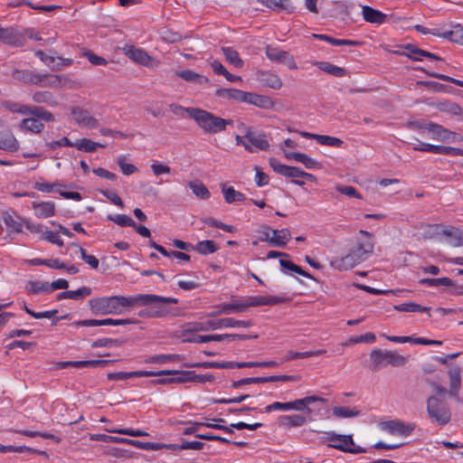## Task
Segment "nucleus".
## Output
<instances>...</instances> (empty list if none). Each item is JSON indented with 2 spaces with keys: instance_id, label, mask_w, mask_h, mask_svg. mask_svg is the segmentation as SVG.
<instances>
[{
  "instance_id": "obj_1",
  "label": "nucleus",
  "mask_w": 463,
  "mask_h": 463,
  "mask_svg": "<svg viewBox=\"0 0 463 463\" xmlns=\"http://www.w3.org/2000/svg\"><path fill=\"white\" fill-rule=\"evenodd\" d=\"M146 298L148 297L103 296L90 299L89 307L91 313L97 316L121 315L126 310L136 307V302Z\"/></svg>"
},
{
  "instance_id": "obj_2",
  "label": "nucleus",
  "mask_w": 463,
  "mask_h": 463,
  "mask_svg": "<svg viewBox=\"0 0 463 463\" xmlns=\"http://www.w3.org/2000/svg\"><path fill=\"white\" fill-rule=\"evenodd\" d=\"M134 297H148L142 301L136 302V306L146 307L138 312L140 317L162 318L171 314L165 304H176L178 299L170 297H162L155 294H137Z\"/></svg>"
},
{
  "instance_id": "obj_3",
  "label": "nucleus",
  "mask_w": 463,
  "mask_h": 463,
  "mask_svg": "<svg viewBox=\"0 0 463 463\" xmlns=\"http://www.w3.org/2000/svg\"><path fill=\"white\" fill-rule=\"evenodd\" d=\"M371 241L359 243L354 249L343 257H335L330 260V266L337 270H348L365 260L373 252Z\"/></svg>"
},
{
  "instance_id": "obj_4",
  "label": "nucleus",
  "mask_w": 463,
  "mask_h": 463,
  "mask_svg": "<svg viewBox=\"0 0 463 463\" xmlns=\"http://www.w3.org/2000/svg\"><path fill=\"white\" fill-rule=\"evenodd\" d=\"M188 116L194 119L198 127L207 134H215L223 131V118L201 109H188Z\"/></svg>"
},
{
  "instance_id": "obj_5",
  "label": "nucleus",
  "mask_w": 463,
  "mask_h": 463,
  "mask_svg": "<svg viewBox=\"0 0 463 463\" xmlns=\"http://www.w3.org/2000/svg\"><path fill=\"white\" fill-rule=\"evenodd\" d=\"M323 440L327 444L328 447L343 452L360 454L366 451L365 449L355 445L352 435H342L336 434L334 431H330L325 433Z\"/></svg>"
},
{
  "instance_id": "obj_6",
  "label": "nucleus",
  "mask_w": 463,
  "mask_h": 463,
  "mask_svg": "<svg viewBox=\"0 0 463 463\" xmlns=\"http://www.w3.org/2000/svg\"><path fill=\"white\" fill-rule=\"evenodd\" d=\"M371 368L377 371L384 366H402L405 364L406 358L396 352L373 349L370 354Z\"/></svg>"
},
{
  "instance_id": "obj_7",
  "label": "nucleus",
  "mask_w": 463,
  "mask_h": 463,
  "mask_svg": "<svg viewBox=\"0 0 463 463\" xmlns=\"http://www.w3.org/2000/svg\"><path fill=\"white\" fill-rule=\"evenodd\" d=\"M269 165L277 174L285 177L293 178L292 183L298 186H303L305 183L303 181L297 180V178H305L309 181L316 180V177L312 174L307 173L296 166L283 165L276 158L269 159Z\"/></svg>"
},
{
  "instance_id": "obj_8",
  "label": "nucleus",
  "mask_w": 463,
  "mask_h": 463,
  "mask_svg": "<svg viewBox=\"0 0 463 463\" xmlns=\"http://www.w3.org/2000/svg\"><path fill=\"white\" fill-rule=\"evenodd\" d=\"M433 235L438 241L452 247L463 246V231L459 228L436 224L433 226Z\"/></svg>"
},
{
  "instance_id": "obj_9",
  "label": "nucleus",
  "mask_w": 463,
  "mask_h": 463,
  "mask_svg": "<svg viewBox=\"0 0 463 463\" xmlns=\"http://www.w3.org/2000/svg\"><path fill=\"white\" fill-rule=\"evenodd\" d=\"M427 412L429 417L439 425L447 424L451 418L450 410L445 401L436 396L427 400Z\"/></svg>"
},
{
  "instance_id": "obj_10",
  "label": "nucleus",
  "mask_w": 463,
  "mask_h": 463,
  "mask_svg": "<svg viewBox=\"0 0 463 463\" xmlns=\"http://www.w3.org/2000/svg\"><path fill=\"white\" fill-rule=\"evenodd\" d=\"M247 145L252 150H246L249 153H257L259 151H268L270 144L262 132H254L251 128H246Z\"/></svg>"
},
{
  "instance_id": "obj_11",
  "label": "nucleus",
  "mask_w": 463,
  "mask_h": 463,
  "mask_svg": "<svg viewBox=\"0 0 463 463\" xmlns=\"http://www.w3.org/2000/svg\"><path fill=\"white\" fill-rule=\"evenodd\" d=\"M71 117L77 125L80 128L89 129H95L99 126V119H97L91 113L80 107H73L71 109Z\"/></svg>"
},
{
  "instance_id": "obj_12",
  "label": "nucleus",
  "mask_w": 463,
  "mask_h": 463,
  "mask_svg": "<svg viewBox=\"0 0 463 463\" xmlns=\"http://www.w3.org/2000/svg\"><path fill=\"white\" fill-rule=\"evenodd\" d=\"M380 428L392 435L408 436L414 430V424L393 420L382 422Z\"/></svg>"
},
{
  "instance_id": "obj_13",
  "label": "nucleus",
  "mask_w": 463,
  "mask_h": 463,
  "mask_svg": "<svg viewBox=\"0 0 463 463\" xmlns=\"http://www.w3.org/2000/svg\"><path fill=\"white\" fill-rule=\"evenodd\" d=\"M250 325V321L237 320L232 317L208 320V328H210L211 331L229 327H249Z\"/></svg>"
},
{
  "instance_id": "obj_14",
  "label": "nucleus",
  "mask_w": 463,
  "mask_h": 463,
  "mask_svg": "<svg viewBox=\"0 0 463 463\" xmlns=\"http://www.w3.org/2000/svg\"><path fill=\"white\" fill-rule=\"evenodd\" d=\"M25 219L16 213L8 212L2 214V222L9 233H22Z\"/></svg>"
},
{
  "instance_id": "obj_15",
  "label": "nucleus",
  "mask_w": 463,
  "mask_h": 463,
  "mask_svg": "<svg viewBox=\"0 0 463 463\" xmlns=\"http://www.w3.org/2000/svg\"><path fill=\"white\" fill-rule=\"evenodd\" d=\"M241 102L251 104L261 109H269L272 105L270 98L243 90Z\"/></svg>"
},
{
  "instance_id": "obj_16",
  "label": "nucleus",
  "mask_w": 463,
  "mask_h": 463,
  "mask_svg": "<svg viewBox=\"0 0 463 463\" xmlns=\"http://www.w3.org/2000/svg\"><path fill=\"white\" fill-rule=\"evenodd\" d=\"M0 40L13 46H22L25 43L24 36L13 28H3L0 26Z\"/></svg>"
},
{
  "instance_id": "obj_17",
  "label": "nucleus",
  "mask_w": 463,
  "mask_h": 463,
  "mask_svg": "<svg viewBox=\"0 0 463 463\" xmlns=\"http://www.w3.org/2000/svg\"><path fill=\"white\" fill-rule=\"evenodd\" d=\"M317 402H325L326 400L320 396L308 395L304 398L290 402V411H305L307 413H310L311 410L309 406Z\"/></svg>"
},
{
  "instance_id": "obj_18",
  "label": "nucleus",
  "mask_w": 463,
  "mask_h": 463,
  "mask_svg": "<svg viewBox=\"0 0 463 463\" xmlns=\"http://www.w3.org/2000/svg\"><path fill=\"white\" fill-rule=\"evenodd\" d=\"M425 129L428 131L429 137L434 140L450 141L454 137L452 132L435 123L428 124Z\"/></svg>"
},
{
  "instance_id": "obj_19",
  "label": "nucleus",
  "mask_w": 463,
  "mask_h": 463,
  "mask_svg": "<svg viewBox=\"0 0 463 463\" xmlns=\"http://www.w3.org/2000/svg\"><path fill=\"white\" fill-rule=\"evenodd\" d=\"M282 301V298L270 296H252L244 299L246 310L252 307L274 306Z\"/></svg>"
},
{
  "instance_id": "obj_20",
  "label": "nucleus",
  "mask_w": 463,
  "mask_h": 463,
  "mask_svg": "<svg viewBox=\"0 0 463 463\" xmlns=\"http://www.w3.org/2000/svg\"><path fill=\"white\" fill-rule=\"evenodd\" d=\"M449 379V395L457 398L461 387V371L458 365H454L448 371Z\"/></svg>"
},
{
  "instance_id": "obj_21",
  "label": "nucleus",
  "mask_w": 463,
  "mask_h": 463,
  "mask_svg": "<svg viewBox=\"0 0 463 463\" xmlns=\"http://www.w3.org/2000/svg\"><path fill=\"white\" fill-rule=\"evenodd\" d=\"M33 209L34 215L38 218L45 219L55 215V203L49 202H33Z\"/></svg>"
},
{
  "instance_id": "obj_22",
  "label": "nucleus",
  "mask_w": 463,
  "mask_h": 463,
  "mask_svg": "<svg viewBox=\"0 0 463 463\" xmlns=\"http://www.w3.org/2000/svg\"><path fill=\"white\" fill-rule=\"evenodd\" d=\"M284 156L288 160L301 163L307 169H314L318 165L315 159L304 153L284 151Z\"/></svg>"
},
{
  "instance_id": "obj_23",
  "label": "nucleus",
  "mask_w": 463,
  "mask_h": 463,
  "mask_svg": "<svg viewBox=\"0 0 463 463\" xmlns=\"http://www.w3.org/2000/svg\"><path fill=\"white\" fill-rule=\"evenodd\" d=\"M362 15L364 21L371 24H382L386 19V14L368 5L362 6Z\"/></svg>"
},
{
  "instance_id": "obj_24",
  "label": "nucleus",
  "mask_w": 463,
  "mask_h": 463,
  "mask_svg": "<svg viewBox=\"0 0 463 463\" xmlns=\"http://www.w3.org/2000/svg\"><path fill=\"white\" fill-rule=\"evenodd\" d=\"M18 148L19 143L11 131L4 130L0 132V149L14 152Z\"/></svg>"
},
{
  "instance_id": "obj_25",
  "label": "nucleus",
  "mask_w": 463,
  "mask_h": 463,
  "mask_svg": "<svg viewBox=\"0 0 463 463\" xmlns=\"http://www.w3.org/2000/svg\"><path fill=\"white\" fill-rule=\"evenodd\" d=\"M204 331H211L210 328H208V320L204 322H192L187 323L184 325L179 333V337H184L188 336L190 335L195 334L197 332H204Z\"/></svg>"
},
{
  "instance_id": "obj_26",
  "label": "nucleus",
  "mask_w": 463,
  "mask_h": 463,
  "mask_svg": "<svg viewBox=\"0 0 463 463\" xmlns=\"http://www.w3.org/2000/svg\"><path fill=\"white\" fill-rule=\"evenodd\" d=\"M126 54L132 61L144 66H148L151 62V57L145 51L139 48L133 46L128 47L126 50Z\"/></svg>"
},
{
  "instance_id": "obj_27",
  "label": "nucleus",
  "mask_w": 463,
  "mask_h": 463,
  "mask_svg": "<svg viewBox=\"0 0 463 463\" xmlns=\"http://www.w3.org/2000/svg\"><path fill=\"white\" fill-rule=\"evenodd\" d=\"M221 190L227 203H240L246 199L244 194L235 190L232 186H228L225 184H221Z\"/></svg>"
},
{
  "instance_id": "obj_28",
  "label": "nucleus",
  "mask_w": 463,
  "mask_h": 463,
  "mask_svg": "<svg viewBox=\"0 0 463 463\" xmlns=\"http://www.w3.org/2000/svg\"><path fill=\"white\" fill-rule=\"evenodd\" d=\"M440 37L463 44V26L458 24H454L450 30L441 31Z\"/></svg>"
},
{
  "instance_id": "obj_29",
  "label": "nucleus",
  "mask_w": 463,
  "mask_h": 463,
  "mask_svg": "<svg viewBox=\"0 0 463 463\" xmlns=\"http://www.w3.org/2000/svg\"><path fill=\"white\" fill-rule=\"evenodd\" d=\"M176 75L188 82H194L199 85L207 84L209 80L207 77L198 74L191 70H184L176 72Z\"/></svg>"
},
{
  "instance_id": "obj_30",
  "label": "nucleus",
  "mask_w": 463,
  "mask_h": 463,
  "mask_svg": "<svg viewBox=\"0 0 463 463\" xmlns=\"http://www.w3.org/2000/svg\"><path fill=\"white\" fill-rule=\"evenodd\" d=\"M290 238L291 233L288 229L273 230L269 245L274 247H284Z\"/></svg>"
},
{
  "instance_id": "obj_31",
  "label": "nucleus",
  "mask_w": 463,
  "mask_h": 463,
  "mask_svg": "<svg viewBox=\"0 0 463 463\" xmlns=\"http://www.w3.org/2000/svg\"><path fill=\"white\" fill-rule=\"evenodd\" d=\"M279 423L287 428L301 427L306 423V418L299 414L282 415L279 418Z\"/></svg>"
},
{
  "instance_id": "obj_32",
  "label": "nucleus",
  "mask_w": 463,
  "mask_h": 463,
  "mask_svg": "<svg viewBox=\"0 0 463 463\" xmlns=\"http://www.w3.org/2000/svg\"><path fill=\"white\" fill-rule=\"evenodd\" d=\"M314 65L327 74L335 77H344L346 75V71L336 65H334L328 61H315Z\"/></svg>"
},
{
  "instance_id": "obj_33",
  "label": "nucleus",
  "mask_w": 463,
  "mask_h": 463,
  "mask_svg": "<svg viewBox=\"0 0 463 463\" xmlns=\"http://www.w3.org/2000/svg\"><path fill=\"white\" fill-rule=\"evenodd\" d=\"M12 75L14 79L28 84L38 85V83H41V75L34 74L32 71L15 70Z\"/></svg>"
},
{
  "instance_id": "obj_34",
  "label": "nucleus",
  "mask_w": 463,
  "mask_h": 463,
  "mask_svg": "<svg viewBox=\"0 0 463 463\" xmlns=\"http://www.w3.org/2000/svg\"><path fill=\"white\" fill-rule=\"evenodd\" d=\"M90 294H91V289L90 288L82 287V288H78L77 290H68V291L61 292L58 294L57 298L58 299L70 298V299L78 300V299L83 298L87 296H90Z\"/></svg>"
},
{
  "instance_id": "obj_35",
  "label": "nucleus",
  "mask_w": 463,
  "mask_h": 463,
  "mask_svg": "<svg viewBox=\"0 0 463 463\" xmlns=\"http://www.w3.org/2000/svg\"><path fill=\"white\" fill-rule=\"evenodd\" d=\"M218 307L221 308V312H225V314L241 313L246 311L244 299H236L231 303H222L218 305Z\"/></svg>"
},
{
  "instance_id": "obj_36",
  "label": "nucleus",
  "mask_w": 463,
  "mask_h": 463,
  "mask_svg": "<svg viewBox=\"0 0 463 463\" xmlns=\"http://www.w3.org/2000/svg\"><path fill=\"white\" fill-rule=\"evenodd\" d=\"M279 264L281 267V270L287 275H291L294 272L305 278H311V276L307 272L303 270L299 266L294 264L290 260L280 259Z\"/></svg>"
},
{
  "instance_id": "obj_37",
  "label": "nucleus",
  "mask_w": 463,
  "mask_h": 463,
  "mask_svg": "<svg viewBox=\"0 0 463 463\" xmlns=\"http://www.w3.org/2000/svg\"><path fill=\"white\" fill-rule=\"evenodd\" d=\"M106 145L94 142L89 138H80L74 142L73 147L77 148L78 150L84 151V152H93L98 147H105Z\"/></svg>"
},
{
  "instance_id": "obj_38",
  "label": "nucleus",
  "mask_w": 463,
  "mask_h": 463,
  "mask_svg": "<svg viewBox=\"0 0 463 463\" xmlns=\"http://www.w3.org/2000/svg\"><path fill=\"white\" fill-rule=\"evenodd\" d=\"M20 128L28 130L34 134H38L43 130L44 125L41 122V120L35 118H29L21 121Z\"/></svg>"
},
{
  "instance_id": "obj_39",
  "label": "nucleus",
  "mask_w": 463,
  "mask_h": 463,
  "mask_svg": "<svg viewBox=\"0 0 463 463\" xmlns=\"http://www.w3.org/2000/svg\"><path fill=\"white\" fill-rule=\"evenodd\" d=\"M406 49L409 52L408 57L415 61H422L424 57L433 60H440V58L436 56L434 53L420 50L413 45H408Z\"/></svg>"
},
{
  "instance_id": "obj_40",
  "label": "nucleus",
  "mask_w": 463,
  "mask_h": 463,
  "mask_svg": "<svg viewBox=\"0 0 463 463\" xmlns=\"http://www.w3.org/2000/svg\"><path fill=\"white\" fill-rule=\"evenodd\" d=\"M261 81L264 85L273 90H279L283 85L280 77L277 73L271 71L262 73Z\"/></svg>"
},
{
  "instance_id": "obj_41",
  "label": "nucleus",
  "mask_w": 463,
  "mask_h": 463,
  "mask_svg": "<svg viewBox=\"0 0 463 463\" xmlns=\"http://www.w3.org/2000/svg\"><path fill=\"white\" fill-rule=\"evenodd\" d=\"M65 79L59 75H41V87L61 88L64 85Z\"/></svg>"
},
{
  "instance_id": "obj_42",
  "label": "nucleus",
  "mask_w": 463,
  "mask_h": 463,
  "mask_svg": "<svg viewBox=\"0 0 463 463\" xmlns=\"http://www.w3.org/2000/svg\"><path fill=\"white\" fill-rule=\"evenodd\" d=\"M332 413L335 418L346 419L357 417L360 414V411L355 408L335 406L332 409Z\"/></svg>"
},
{
  "instance_id": "obj_43",
  "label": "nucleus",
  "mask_w": 463,
  "mask_h": 463,
  "mask_svg": "<svg viewBox=\"0 0 463 463\" xmlns=\"http://www.w3.org/2000/svg\"><path fill=\"white\" fill-rule=\"evenodd\" d=\"M199 254L209 255L218 250L219 247L216 242L212 240H204L199 241L194 248Z\"/></svg>"
},
{
  "instance_id": "obj_44",
  "label": "nucleus",
  "mask_w": 463,
  "mask_h": 463,
  "mask_svg": "<svg viewBox=\"0 0 463 463\" xmlns=\"http://www.w3.org/2000/svg\"><path fill=\"white\" fill-rule=\"evenodd\" d=\"M394 310L399 312H411V313H416V312H428L429 307L420 306L415 302H406L402 303L399 305H395L393 307Z\"/></svg>"
},
{
  "instance_id": "obj_45",
  "label": "nucleus",
  "mask_w": 463,
  "mask_h": 463,
  "mask_svg": "<svg viewBox=\"0 0 463 463\" xmlns=\"http://www.w3.org/2000/svg\"><path fill=\"white\" fill-rule=\"evenodd\" d=\"M216 94L220 98L241 102L242 90L232 88H223L217 90Z\"/></svg>"
},
{
  "instance_id": "obj_46",
  "label": "nucleus",
  "mask_w": 463,
  "mask_h": 463,
  "mask_svg": "<svg viewBox=\"0 0 463 463\" xmlns=\"http://www.w3.org/2000/svg\"><path fill=\"white\" fill-rule=\"evenodd\" d=\"M419 283L421 285H426L429 287H451L454 286V281L447 277L438 278V279H420Z\"/></svg>"
},
{
  "instance_id": "obj_47",
  "label": "nucleus",
  "mask_w": 463,
  "mask_h": 463,
  "mask_svg": "<svg viewBox=\"0 0 463 463\" xmlns=\"http://www.w3.org/2000/svg\"><path fill=\"white\" fill-rule=\"evenodd\" d=\"M211 341L221 342L224 340L234 341V340H246L250 338H257V335H239V334H222V335H210Z\"/></svg>"
},
{
  "instance_id": "obj_48",
  "label": "nucleus",
  "mask_w": 463,
  "mask_h": 463,
  "mask_svg": "<svg viewBox=\"0 0 463 463\" xmlns=\"http://www.w3.org/2000/svg\"><path fill=\"white\" fill-rule=\"evenodd\" d=\"M189 187L194 194L203 200H207L211 197V193L208 188L201 182H191Z\"/></svg>"
},
{
  "instance_id": "obj_49",
  "label": "nucleus",
  "mask_w": 463,
  "mask_h": 463,
  "mask_svg": "<svg viewBox=\"0 0 463 463\" xmlns=\"http://www.w3.org/2000/svg\"><path fill=\"white\" fill-rule=\"evenodd\" d=\"M222 52L225 56L226 60L237 68H241L243 65L242 60L240 58L237 51L231 47H222Z\"/></svg>"
},
{
  "instance_id": "obj_50",
  "label": "nucleus",
  "mask_w": 463,
  "mask_h": 463,
  "mask_svg": "<svg viewBox=\"0 0 463 463\" xmlns=\"http://www.w3.org/2000/svg\"><path fill=\"white\" fill-rule=\"evenodd\" d=\"M25 289L29 294L50 292L49 283L42 281H28Z\"/></svg>"
},
{
  "instance_id": "obj_51",
  "label": "nucleus",
  "mask_w": 463,
  "mask_h": 463,
  "mask_svg": "<svg viewBox=\"0 0 463 463\" xmlns=\"http://www.w3.org/2000/svg\"><path fill=\"white\" fill-rule=\"evenodd\" d=\"M31 263L33 265H44L51 269H65V263H63L62 261H61L58 259H48V260L33 259L31 260Z\"/></svg>"
},
{
  "instance_id": "obj_52",
  "label": "nucleus",
  "mask_w": 463,
  "mask_h": 463,
  "mask_svg": "<svg viewBox=\"0 0 463 463\" xmlns=\"http://www.w3.org/2000/svg\"><path fill=\"white\" fill-rule=\"evenodd\" d=\"M314 36L320 40L326 41L327 43H331L334 46H341V45L355 46L358 44V42H355V41L332 38L326 34H317V35L316 34Z\"/></svg>"
},
{
  "instance_id": "obj_53",
  "label": "nucleus",
  "mask_w": 463,
  "mask_h": 463,
  "mask_svg": "<svg viewBox=\"0 0 463 463\" xmlns=\"http://www.w3.org/2000/svg\"><path fill=\"white\" fill-rule=\"evenodd\" d=\"M108 220L112 221L120 227H133L136 226L134 220L126 214L109 215Z\"/></svg>"
},
{
  "instance_id": "obj_54",
  "label": "nucleus",
  "mask_w": 463,
  "mask_h": 463,
  "mask_svg": "<svg viewBox=\"0 0 463 463\" xmlns=\"http://www.w3.org/2000/svg\"><path fill=\"white\" fill-rule=\"evenodd\" d=\"M28 115H33L36 117L37 119H41L46 122H51L54 120V117L51 112L39 107H30V111Z\"/></svg>"
},
{
  "instance_id": "obj_55",
  "label": "nucleus",
  "mask_w": 463,
  "mask_h": 463,
  "mask_svg": "<svg viewBox=\"0 0 463 463\" xmlns=\"http://www.w3.org/2000/svg\"><path fill=\"white\" fill-rule=\"evenodd\" d=\"M274 377H251L243 378L239 381H234L232 383V388H239L241 385L250 384V383H263L273 381Z\"/></svg>"
},
{
  "instance_id": "obj_56",
  "label": "nucleus",
  "mask_w": 463,
  "mask_h": 463,
  "mask_svg": "<svg viewBox=\"0 0 463 463\" xmlns=\"http://www.w3.org/2000/svg\"><path fill=\"white\" fill-rule=\"evenodd\" d=\"M108 361L105 360H83V361H71L68 362L66 364L80 368V367H97L100 365H105Z\"/></svg>"
},
{
  "instance_id": "obj_57",
  "label": "nucleus",
  "mask_w": 463,
  "mask_h": 463,
  "mask_svg": "<svg viewBox=\"0 0 463 463\" xmlns=\"http://www.w3.org/2000/svg\"><path fill=\"white\" fill-rule=\"evenodd\" d=\"M265 53L270 61L280 63L287 52L277 47L267 46Z\"/></svg>"
},
{
  "instance_id": "obj_58",
  "label": "nucleus",
  "mask_w": 463,
  "mask_h": 463,
  "mask_svg": "<svg viewBox=\"0 0 463 463\" xmlns=\"http://www.w3.org/2000/svg\"><path fill=\"white\" fill-rule=\"evenodd\" d=\"M33 100L36 103H47L51 106L56 104L53 96L49 91H37L33 95Z\"/></svg>"
},
{
  "instance_id": "obj_59",
  "label": "nucleus",
  "mask_w": 463,
  "mask_h": 463,
  "mask_svg": "<svg viewBox=\"0 0 463 463\" xmlns=\"http://www.w3.org/2000/svg\"><path fill=\"white\" fill-rule=\"evenodd\" d=\"M64 185L60 184L59 182H55L53 184L46 183V182H37L34 184V188L42 193H52L56 192V190H61Z\"/></svg>"
},
{
  "instance_id": "obj_60",
  "label": "nucleus",
  "mask_w": 463,
  "mask_h": 463,
  "mask_svg": "<svg viewBox=\"0 0 463 463\" xmlns=\"http://www.w3.org/2000/svg\"><path fill=\"white\" fill-rule=\"evenodd\" d=\"M3 106L12 113L28 115L30 111V106L22 105L11 101L5 102Z\"/></svg>"
},
{
  "instance_id": "obj_61",
  "label": "nucleus",
  "mask_w": 463,
  "mask_h": 463,
  "mask_svg": "<svg viewBox=\"0 0 463 463\" xmlns=\"http://www.w3.org/2000/svg\"><path fill=\"white\" fill-rule=\"evenodd\" d=\"M120 345V342L118 339L113 338H99L96 339L91 343V346L94 348L97 347H107V348H114Z\"/></svg>"
},
{
  "instance_id": "obj_62",
  "label": "nucleus",
  "mask_w": 463,
  "mask_h": 463,
  "mask_svg": "<svg viewBox=\"0 0 463 463\" xmlns=\"http://www.w3.org/2000/svg\"><path fill=\"white\" fill-rule=\"evenodd\" d=\"M317 142L323 146L340 147L343 144V141L337 137L326 136V135H318Z\"/></svg>"
},
{
  "instance_id": "obj_63",
  "label": "nucleus",
  "mask_w": 463,
  "mask_h": 463,
  "mask_svg": "<svg viewBox=\"0 0 463 463\" xmlns=\"http://www.w3.org/2000/svg\"><path fill=\"white\" fill-rule=\"evenodd\" d=\"M117 163H118V166L120 167L121 172L125 175H130L137 171V166L134 165L133 164L127 163L126 157L123 156L118 157Z\"/></svg>"
},
{
  "instance_id": "obj_64",
  "label": "nucleus",
  "mask_w": 463,
  "mask_h": 463,
  "mask_svg": "<svg viewBox=\"0 0 463 463\" xmlns=\"http://www.w3.org/2000/svg\"><path fill=\"white\" fill-rule=\"evenodd\" d=\"M41 240L47 241L52 244L57 246H63V240L59 236L57 232H54L48 228L45 229L43 235L41 237Z\"/></svg>"
}]
</instances>
